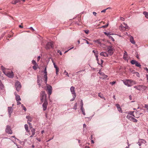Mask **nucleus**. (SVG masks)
I'll list each match as a JSON object with an SVG mask.
<instances>
[{
  "instance_id": "nucleus-25",
  "label": "nucleus",
  "mask_w": 148,
  "mask_h": 148,
  "mask_svg": "<svg viewBox=\"0 0 148 148\" xmlns=\"http://www.w3.org/2000/svg\"><path fill=\"white\" fill-rule=\"evenodd\" d=\"M145 141L143 139H139L138 141V143H140L142 144V143H145Z\"/></svg>"
},
{
  "instance_id": "nucleus-15",
  "label": "nucleus",
  "mask_w": 148,
  "mask_h": 148,
  "mask_svg": "<svg viewBox=\"0 0 148 148\" xmlns=\"http://www.w3.org/2000/svg\"><path fill=\"white\" fill-rule=\"evenodd\" d=\"M116 106L119 112L120 113H122L123 111L120 105L118 104H116Z\"/></svg>"
},
{
  "instance_id": "nucleus-33",
  "label": "nucleus",
  "mask_w": 148,
  "mask_h": 148,
  "mask_svg": "<svg viewBox=\"0 0 148 148\" xmlns=\"http://www.w3.org/2000/svg\"><path fill=\"white\" fill-rule=\"evenodd\" d=\"M107 49H108V50H109V49H110L111 50H113V48L111 46H107Z\"/></svg>"
},
{
  "instance_id": "nucleus-39",
  "label": "nucleus",
  "mask_w": 148,
  "mask_h": 148,
  "mask_svg": "<svg viewBox=\"0 0 148 148\" xmlns=\"http://www.w3.org/2000/svg\"><path fill=\"white\" fill-rule=\"evenodd\" d=\"M38 66V65L37 66V65H35L33 66L32 67L35 70H36L37 69V66Z\"/></svg>"
},
{
  "instance_id": "nucleus-51",
  "label": "nucleus",
  "mask_w": 148,
  "mask_h": 148,
  "mask_svg": "<svg viewBox=\"0 0 148 148\" xmlns=\"http://www.w3.org/2000/svg\"><path fill=\"white\" fill-rule=\"evenodd\" d=\"M84 32L85 33L87 34H88L89 32V31L88 30H84Z\"/></svg>"
},
{
  "instance_id": "nucleus-31",
  "label": "nucleus",
  "mask_w": 148,
  "mask_h": 148,
  "mask_svg": "<svg viewBox=\"0 0 148 148\" xmlns=\"http://www.w3.org/2000/svg\"><path fill=\"white\" fill-rule=\"evenodd\" d=\"M81 110L82 111V112L83 114L84 115H85L86 114H85V110H84V108H81Z\"/></svg>"
},
{
  "instance_id": "nucleus-22",
  "label": "nucleus",
  "mask_w": 148,
  "mask_h": 148,
  "mask_svg": "<svg viewBox=\"0 0 148 148\" xmlns=\"http://www.w3.org/2000/svg\"><path fill=\"white\" fill-rule=\"evenodd\" d=\"M16 99L17 101L21 100L20 96L18 95H16Z\"/></svg>"
},
{
  "instance_id": "nucleus-32",
  "label": "nucleus",
  "mask_w": 148,
  "mask_h": 148,
  "mask_svg": "<svg viewBox=\"0 0 148 148\" xmlns=\"http://www.w3.org/2000/svg\"><path fill=\"white\" fill-rule=\"evenodd\" d=\"M4 88L3 85L1 83V80H0V88L3 89Z\"/></svg>"
},
{
  "instance_id": "nucleus-21",
  "label": "nucleus",
  "mask_w": 148,
  "mask_h": 148,
  "mask_svg": "<svg viewBox=\"0 0 148 148\" xmlns=\"http://www.w3.org/2000/svg\"><path fill=\"white\" fill-rule=\"evenodd\" d=\"M31 128H32L31 130L32 134L33 135H34L35 134V130L34 128H32V127H30V129Z\"/></svg>"
},
{
  "instance_id": "nucleus-14",
  "label": "nucleus",
  "mask_w": 148,
  "mask_h": 148,
  "mask_svg": "<svg viewBox=\"0 0 148 148\" xmlns=\"http://www.w3.org/2000/svg\"><path fill=\"white\" fill-rule=\"evenodd\" d=\"M75 87L73 86H72L70 88V91L72 95H76V93L75 92Z\"/></svg>"
},
{
  "instance_id": "nucleus-27",
  "label": "nucleus",
  "mask_w": 148,
  "mask_h": 148,
  "mask_svg": "<svg viewBox=\"0 0 148 148\" xmlns=\"http://www.w3.org/2000/svg\"><path fill=\"white\" fill-rule=\"evenodd\" d=\"M26 118L28 119L27 121H29L31 122L32 120V118L31 117L29 116H26Z\"/></svg>"
},
{
  "instance_id": "nucleus-63",
  "label": "nucleus",
  "mask_w": 148,
  "mask_h": 148,
  "mask_svg": "<svg viewBox=\"0 0 148 148\" xmlns=\"http://www.w3.org/2000/svg\"><path fill=\"white\" fill-rule=\"evenodd\" d=\"M29 28L30 29H32V30L33 31H34V30H35L32 27H29Z\"/></svg>"
},
{
  "instance_id": "nucleus-38",
  "label": "nucleus",
  "mask_w": 148,
  "mask_h": 148,
  "mask_svg": "<svg viewBox=\"0 0 148 148\" xmlns=\"http://www.w3.org/2000/svg\"><path fill=\"white\" fill-rule=\"evenodd\" d=\"M144 107L146 109L148 112V104H145Z\"/></svg>"
},
{
  "instance_id": "nucleus-64",
  "label": "nucleus",
  "mask_w": 148,
  "mask_h": 148,
  "mask_svg": "<svg viewBox=\"0 0 148 148\" xmlns=\"http://www.w3.org/2000/svg\"><path fill=\"white\" fill-rule=\"evenodd\" d=\"M147 79V82H148V75H146Z\"/></svg>"
},
{
  "instance_id": "nucleus-13",
  "label": "nucleus",
  "mask_w": 148,
  "mask_h": 148,
  "mask_svg": "<svg viewBox=\"0 0 148 148\" xmlns=\"http://www.w3.org/2000/svg\"><path fill=\"white\" fill-rule=\"evenodd\" d=\"M52 62H53V65H54V68L56 69V75H58V73L59 72V69L58 67L56 65V64L55 62H53V60H52Z\"/></svg>"
},
{
  "instance_id": "nucleus-18",
  "label": "nucleus",
  "mask_w": 148,
  "mask_h": 148,
  "mask_svg": "<svg viewBox=\"0 0 148 148\" xmlns=\"http://www.w3.org/2000/svg\"><path fill=\"white\" fill-rule=\"evenodd\" d=\"M130 42L133 44H135V42L134 40V38L133 36H131L130 38Z\"/></svg>"
},
{
  "instance_id": "nucleus-45",
  "label": "nucleus",
  "mask_w": 148,
  "mask_h": 148,
  "mask_svg": "<svg viewBox=\"0 0 148 148\" xmlns=\"http://www.w3.org/2000/svg\"><path fill=\"white\" fill-rule=\"evenodd\" d=\"M92 52L94 53L95 55V54H96L97 53V54H98V51L95 50H93Z\"/></svg>"
},
{
  "instance_id": "nucleus-8",
  "label": "nucleus",
  "mask_w": 148,
  "mask_h": 148,
  "mask_svg": "<svg viewBox=\"0 0 148 148\" xmlns=\"http://www.w3.org/2000/svg\"><path fill=\"white\" fill-rule=\"evenodd\" d=\"M130 62L132 64H135L136 66L139 67V68L141 67V65L140 63L136 60H132Z\"/></svg>"
},
{
  "instance_id": "nucleus-58",
  "label": "nucleus",
  "mask_w": 148,
  "mask_h": 148,
  "mask_svg": "<svg viewBox=\"0 0 148 148\" xmlns=\"http://www.w3.org/2000/svg\"><path fill=\"white\" fill-rule=\"evenodd\" d=\"M144 70L147 71V72L148 73V69H147V67H145L144 68Z\"/></svg>"
},
{
  "instance_id": "nucleus-49",
  "label": "nucleus",
  "mask_w": 148,
  "mask_h": 148,
  "mask_svg": "<svg viewBox=\"0 0 148 148\" xmlns=\"http://www.w3.org/2000/svg\"><path fill=\"white\" fill-rule=\"evenodd\" d=\"M95 42H97L98 44H100V45H101V43L100 42V41L99 40H97L95 41Z\"/></svg>"
},
{
  "instance_id": "nucleus-47",
  "label": "nucleus",
  "mask_w": 148,
  "mask_h": 148,
  "mask_svg": "<svg viewBox=\"0 0 148 148\" xmlns=\"http://www.w3.org/2000/svg\"><path fill=\"white\" fill-rule=\"evenodd\" d=\"M108 24H106V25L103 26L101 27H103V28H106V27H107L108 26Z\"/></svg>"
},
{
  "instance_id": "nucleus-9",
  "label": "nucleus",
  "mask_w": 148,
  "mask_h": 148,
  "mask_svg": "<svg viewBox=\"0 0 148 148\" xmlns=\"http://www.w3.org/2000/svg\"><path fill=\"white\" fill-rule=\"evenodd\" d=\"M5 131L7 133L9 134H12V132L10 126L8 125L6 126Z\"/></svg>"
},
{
  "instance_id": "nucleus-48",
  "label": "nucleus",
  "mask_w": 148,
  "mask_h": 148,
  "mask_svg": "<svg viewBox=\"0 0 148 148\" xmlns=\"http://www.w3.org/2000/svg\"><path fill=\"white\" fill-rule=\"evenodd\" d=\"M84 40L85 41L86 43H87V44H90V45H92V44L90 43H89L87 40H86L85 39H84Z\"/></svg>"
},
{
  "instance_id": "nucleus-55",
  "label": "nucleus",
  "mask_w": 148,
  "mask_h": 148,
  "mask_svg": "<svg viewBox=\"0 0 148 148\" xmlns=\"http://www.w3.org/2000/svg\"><path fill=\"white\" fill-rule=\"evenodd\" d=\"M18 2V1H17L16 0V1H14V2L13 3H12V4H16Z\"/></svg>"
},
{
  "instance_id": "nucleus-42",
  "label": "nucleus",
  "mask_w": 148,
  "mask_h": 148,
  "mask_svg": "<svg viewBox=\"0 0 148 148\" xmlns=\"http://www.w3.org/2000/svg\"><path fill=\"white\" fill-rule=\"evenodd\" d=\"M131 121H132L134 122H137L138 121L137 120V119H135L134 117L133 118V120H132Z\"/></svg>"
},
{
  "instance_id": "nucleus-36",
  "label": "nucleus",
  "mask_w": 148,
  "mask_h": 148,
  "mask_svg": "<svg viewBox=\"0 0 148 148\" xmlns=\"http://www.w3.org/2000/svg\"><path fill=\"white\" fill-rule=\"evenodd\" d=\"M98 96L101 98H103V96L102 94H101V93H99Z\"/></svg>"
},
{
  "instance_id": "nucleus-44",
  "label": "nucleus",
  "mask_w": 148,
  "mask_h": 148,
  "mask_svg": "<svg viewBox=\"0 0 148 148\" xmlns=\"http://www.w3.org/2000/svg\"><path fill=\"white\" fill-rule=\"evenodd\" d=\"M64 73H65V75L68 76V77H69V75L68 74V73L66 71V70H65L64 71Z\"/></svg>"
},
{
  "instance_id": "nucleus-24",
  "label": "nucleus",
  "mask_w": 148,
  "mask_h": 148,
  "mask_svg": "<svg viewBox=\"0 0 148 148\" xmlns=\"http://www.w3.org/2000/svg\"><path fill=\"white\" fill-rule=\"evenodd\" d=\"M108 54H109L110 55V56H111L112 55L113 53V50H110V49H109V50H108Z\"/></svg>"
},
{
  "instance_id": "nucleus-4",
  "label": "nucleus",
  "mask_w": 148,
  "mask_h": 148,
  "mask_svg": "<svg viewBox=\"0 0 148 148\" xmlns=\"http://www.w3.org/2000/svg\"><path fill=\"white\" fill-rule=\"evenodd\" d=\"M46 84L47 89V90L48 91V94L49 95V97H50V96L51 95L52 92V86L47 84V83H45Z\"/></svg>"
},
{
  "instance_id": "nucleus-23",
  "label": "nucleus",
  "mask_w": 148,
  "mask_h": 148,
  "mask_svg": "<svg viewBox=\"0 0 148 148\" xmlns=\"http://www.w3.org/2000/svg\"><path fill=\"white\" fill-rule=\"evenodd\" d=\"M126 118L130 121H132L133 120V117L129 115H127L126 116Z\"/></svg>"
},
{
  "instance_id": "nucleus-6",
  "label": "nucleus",
  "mask_w": 148,
  "mask_h": 148,
  "mask_svg": "<svg viewBox=\"0 0 148 148\" xmlns=\"http://www.w3.org/2000/svg\"><path fill=\"white\" fill-rule=\"evenodd\" d=\"M43 73H44V78L45 79V83H46L47 81V67H46Z\"/></svg>"
},
{
  "instance_id": "nucleus-46",
  "label": "nucleus",
  "mask_w": 148,
  "mask_h": 148,
  "mask_svg": "<svg viewBox=\"0 0 148 148\" xmlns=\"http://www.w3.org/2000/svg\"><path fill=\"white\" fill-rule=\"evenodd\" d=\"M83 102L82 100L81 101V108H83Z\"/></svg>"
},
{
  "instance_id": "nucleus-20",
  "label": "nucleus",
  "mask_w": 148,
  "mask_h": 148,
  "mask_svg": "<svg viewBox=\"0 0 148 148\" xmlns=\"http://www.w3.org/2000/svg\"><path fill=\"white\" fill-rule=\"evenodd\" d=\"M42 82V79H40V78L39 77H37V83L38 84L39 86V87H40L41 85V83Z\"/></svg>"
},
{
  "instance_id": "nucleus-57",
  "label": "nucleus",
  "mask_w": 148,
  "mask_h": 148,
  "mask_svg": "<svg viewBox=\"0 0 148 148\" xmlns=\"http://www.w3.org/2000/svg\"><path fill=\"white\" fill-rule=\"evenodd\" d=\"M106 9H104L102 10L101 12H106Z\"/></svg>"
},
{
  "instance_id": "nucleus-53",
  "label": "nucleus",
  "mask_w": 148,
  "mask_h": 148,
  "mask_svg": "<svg viewBox=\"0 0 148 148\" xmlns=\"http://www.w3.org/2000/svg\"><path fill=\"white\" fill-rule=\"evenodd\" d=\"M115 83H116L115 82L113 81V82H110V84H111L112 85H113Z\"/></svg>"
},
{
  "instance_id": "nucleus-34",
  "label": "nucleus",
  "mask_w": 148,
  "mask_h": 148,
  "mask_svg": "<svg viewBox=\"0 0 148 148\" xmlns=\"http://www.w3.org/2000/svg\"><path fill=\"white\" fill-rule=\"evenodd\" d=\"M72 96L73 97V98L70 100V101H73L74 100V99H75V98H76V95H72Z\"/></svg>"
},
{
  "instance_id": "nucleus-43",
  "label": "nucleus",
  "mask_w": 148,
  "mask_h": 148,
  "mask_svg": "<svg viewBox=\"0 0 148 148\" xmlns=\"http://www.w3.org/2000/svg\"><path fill=\"white\" fill-rule=\"evenodd\" d=\"M123 24L124 25V26L126 27V28H127V29H129V27L127 26V25L125 23H123Z\"/></svg>"
},
{
  "instance_id": "nucleus-61",
  "label": "nucleus",
  "mask_w": 148,
  "mask_h": 148,
  "mask_svg": "<svg viewBox=\"0 0 148 148\" xmlns=\"http://www.w3.org/2000/svg\"><path fill=\"white\" fill-rule=\"evenodd\" d=\"M21 104V103L20 102L18 101H17V105H19L20 104Z\"/></svg>"
},
{
  "instance_id": "nucleus-40",
  "label": "nucleus",
  "mask_w": 148,
  "mask_h": 148,
  "mask_svg": "<svg viewBox=\"0 0 148 148\" xmlns=\"http://www.w3.org/2000/svg\"><path fill=\"white\" fill-rule=\"evenodd\" d=\"M21 106L23 108V109L25 112L26 111V109L25 107L24 106L23 104L21 105Z\"/></svg>"
},
{
  "instance_id": "nucleus-60",
  "label": "nucleus",
  "mask_w": 148,
  "mask_h": 148,
  "mask_svg": "<svg viewBox=\"0 0 148 148\" xmlns=\"http://www.w3.org/2000/svg\"><path fill=\"white\" fill-rule=\"evenodd\" d=\"M92 13H93V14L95 16H96V15H97V13L96 12H92Z\"/></svg>"
},
{
  "instance_id": "nucleus-12",
  "label": "nucleus",
  "mask_w": 148,
  "mask_h": 148,
  "mask_svg": "<svg viewBox=\"0 0 148 148\" xmlns=\"http://www.w3.org/2000/svg\"><path fill=\"white\" fill-rule=\"evenodd\" d=\"M13 108L12 107H8V111L9 114V117H10L11 114L13 112Z\"/></svg>"
},
{
  "instance_id": "nucleus-16",
  "label": "nucleus",
  "mask_w": 148,
  "mask_h": 148,
  "mask_svg": "<svg viewBox=\"0 0 148 148\" xmlns=\"http://www.w3.org/2000/svg\"><path fill=\"white\" fill-rule=\"evenodd\" d=\"M100 55L101 56L106 57L108 56L109 54L106 52H102L100 53Z\"/></svg>"
},
{
  "instance_id": "nucleus-29",
  "label": "nucleus",
  "mask_w": 148,
  "mask_h": 148,
  "mask_svg": "<svg viewBox=\"0 0 148 148\" xmlns=\"http://www.w3.org/2000/svg\"><path fill=\"white\" fill-rule=\"evenodd\" d=\"M24 126L25 130H26V131L28 132L29 130L28 129V125L27 124H26Z\"/></svg>"
},
{
  "instance_id": "nucleus-5",
  "label": "nucleus",
  "mask_w": 148,
  "mask_h": 148,
  "mask_svg": "<svg viewBox=\"0 0 148 148\" xmlns=\"http://www.w3.org/2000/svg\"><path fill=\"white\" fill-rule=\"evenodd\" d=\"M15 86L16 90L18 91L21 89V86L20 82L17 81L15 82Z\"/></svg>"
},
{
  "instance_id": "nucleus-26",
  "label": "nucleus",
  "mask_w": 148,
  "mask_h": 148,
  "mask_svg": "<svg viewBox=\"0 0 148 148\" xmlns=\"http://www.w3.org/2000/svg\"><path fill=\"white\" fill-rule=\"evenodd\" d=\"M143 14L145 15V17L147 19H148V12L146 11H144L143 12Z\"/></svg>"
},
{
  "instance_id": "nucleus-3",
  "label": "nucleus",
  "mask_w": 148,
  "mask_h": 148,
  "mask_svg": "<svg viewBox=\"0 0 148 148\" xmlns=\"http://www.w3.org/2000/svg\"><path fill=\"white\" fill-rule=\"evenodd\" d=\"M134 88H135L137 90L139 91H144L147 88V87L143 85H139L134 87Z\"/></svg>"
},
{
  "instance_id": "nucleus-41",
  "label": "nucleus",
  "mask_w": 148,
  "mask_h": 148,
  "mask_svg": "<svg viewBox=\"0 0 148 148\" xmlns=\"http://www.w3.org/2000/svg\"><path fill=\"white\" fill-rule=\"evenodd\" d=\"M32 63L33 64H34L35 65H37V66L38 65L37 64L36 62L34 60H32Z\"/></svg>"
},
{
  "instance_id": "nucleus-52",
  "label": "nucleus",
  "mask_w": 148,
  "mask_h": 148,
  "mask_svg": "<svg viewBox=\"0 0 148 148\" xmlns=\"http://www.w3.org/2000/svg\"><path fill=\"white\" fill-rule=\"evenodd\" d=\"M109 38L113 41H114V39L112 36H110V37Z\"/></svg>"
},
{
  "instance_id": "nucleus-7",
  "label": "nucleus",
  "mask_w": 148,
  "mask_h": 148,
  "mask_svg": "<svg viewBox=\"0 0 148 148\" xmlns=\"http://www.w3.org/2000/svg\"><path fill=\"white\" fill-rule=\"evenodd\" d=\"M53 43L52 42H48L47 44L45 47L47 49H49L51 48H53Z\"/></svg>"
},
{
  "instance_id": "nucleus-11",
  "label": "nucleus",
  "mask_w": 148,
  "mask_h": 148,
  "mask_svg": "<svg viewBox=\"0 0 148 148\" xmlns=\"http://www.w3.org/2000/svg\"><path fill=\"white\" fill-rule=\"evenodd\" d=\"M46 95L45 94V92L44 91H42L40 93V100L42 101H43L44 96L46 97Z\"/></svg>"
},
{
  "instance_id": "nucleus-54",
  "label": "nucleus",
  "mask_w": 148,
  "mask_h": 148,
  "mask_svg": "<svg viewBox=\"0 0 148 148\" xmlns=\"http://www.w3.org/2000/svg\"><path fill=\"white\" fill-rule=\"evenodd\" d=\"M103 79H105V78H106L108 76L107 75H105V74H104V75H103Z\"/></svg>"
},
{
  "instance_id": "nucleus-2",
  "label": "nucleus",
  "mask_w": 148,
  "mask_h": 148,
  "mask_svg": "<svg viewBox=\"0 0 148 148\" xmlns=\"http://www.w3.org/2000/svg\"><path fill=\"white\" fill-rule=\"evenodd\" d=\"M1 69L3 70V73L6 76L9 78H12L14 76L13 73L12 71H6L4 70V68L3 66H1Z\"/></svg>"
},
{
  "instance_id": "nucleus-19",
  "label": "nucleus",
  "mask_w": 148,
  "mask_h": 148,
  "mask_svg": "<svg viewBox=\"0 0 148 148\" xmlns=\"http://www.w3.org/2000/svg\"><path fill=\"white\" fill-rule=\"evenodd\" d=\"M104 34L107 36L109 37L110 36H111L110 35H112L114 34H113L111 32H104Z\"/></svg>"
},
{
  "instance_id": "nucleus-10",
  "label": "nucleus",
  "mask_w": 148,
  "mask_h": 148,
  "mask_svg": "<svg viewBox=\"0 0 148 148\" xmlns=\"http://www.w3.org/2000/svg\"><path fill=\"white\" fill-rule=\"evenodd\" d=\"M47 101L46 99H45L44 101V103L42 104V107H43V110H45L47 108Z\"/></svg>"
},
{
  "instance_id": "nucleus-37",
  "label": "nucleus",
  "mask_w": 148,
  "mask_h": 148,
  "mask_svg": "<svg viewBox=\"0 0 148 148\" xmlns=\"http://www.w3.org/2000/svg\"><path fill=\"white\" fill-rule=\"evenodd\" d=\"M77 108V103H75L74 106H73V109L75 110H76Z\"/></svg>"
},
{
  "instance_id": "nucleus-30",
  "label": "nucleus",
  "mask_w": 148,
  "mask_h": 148,
  "mask_svg": "<svg viewBox=\"0 0 148 148\" xmlns=\"http://www.w3.org/2000/svg\"><path fill=\"white\" fill-rule=\"evenodd\" d=\"M134 111H129V112H125L126 113L128 114V115H133V114L134 113Z\"/></svg>"
},
{
  "instance_id": "nucleus-35",
  "label": "nucleus",
  "mask_w": 148,
  "mask_h": 148,
  "mask_svg": "<svg viewBox=\"0 0 148 148\" xmlns=\"http://www.w3.org/2000/svg\"><path fill=\"white\" fill-rule=\"evenodd\" d=\"M98 73L100 75H102V76H103V75H104V73H103V72H101V70H100L99 72H98Z\"/></svg>"
},
{
  "instance_id": "nucleus-62",
  "label": "nucleus",
  "mask_w": 148,
  "mask_h": 148,
  "mask_svg": "<svg viewBox=\"0 0 148 148\" xmlns=\"http://www.w3.org/2000/svg\"><path fill=\"white\" fill-rule=\"evenodd\" d=\"M120 19L121 21H124V18L123 17H121Z\"/></svg>"
},
{
  "instance_id": "nucleus-1",
  "label": "nucleus",
  "mask_w": 148,
  "mask_h": 148,
  "mask_svg": "<svg viewBox=\"0 0 148 148\" xmlns=\"http://www.w3.org/2000/svg\"><path fill=\"white\" fill-rule=\"evenodd\" d=\"M123 83L124 84L128 87H130L134 84H136L135 81L132 80L130 79H127L123 81Z\"/></svg>"
},
{
  "instance_id": "nucleus-28",
  "label": "nucleus",
  "mask_w": 148,
  "mask_h": 148,
  "mask_svg": "<svg viewBox=\"0 0 148 148\" xmlns=\"http://www.w3.org/2000/svg\"><path fill=\"white\" fill-rule=\"evenodd\" d=\"M136 116L135 117L136 118H138L139 117L140 115L142 114L141 113H139L138 111H137L136 112Z\"/></svg>"
},
{
  "instance_id": "nucleus-50",
  "label": "nucleus",
  "mask_w": 148,
  "mask_h": 148,
  "mask_svg": "<svg viewBox=\"0 0 148 148\" xmlns=\"http://www.w3.org/2000/svg\"><path fill=\"white\" fill-rule=\"evenodd\" d=\"M135 74H136V75L139 77H140V75H139V74L138 73V72H135Z\"/></svg>"
},
{
  "instance_id": "nucleus-59",
  "label": "nucleus",
  "mask_w": 148,
  "mask_h": 148,
  "mask_svg": "<svg viewBox=\"0 0 148 148\" xmlns=\"http://www.w3.org/2000/svg\"><path fill=\"white\" fill-rule=\"evenodd\" d=\"M73 47H72V48H71L70 49H69L68 50H67V51H66L64 52V53H67V52H68L69 50H70L71 49H73Z\"/></svg>"
},
{
  "instance_id": "nucleus-17",
  "label": "nucleus",
  "mask_w": 148,
  "mask_h": 148,
  "mask_svg": "<svg viewBox=\"0 0 148 148\" xmlns=\"http://www.w3.org/2000/svg\"><path fill=\"white\" fill-rule=\"evenodd\" d=\"M119 29H120L122 31H124L125 30L127 29V28H126V27L123 25L122 24H121L120 26Z\"/></svg>"
},
{
  "instance_id": "nucleus-56",
  "label": "nucleus",
  "mask_w": 148,
  "mask_h": 148,
  "mask_svg": "<svg viewBox=\"0 0 148 148\" xmlns=\"http://www.w3.org/2000/svg\"><path fill=\"white\" fill-rule=\"evenodd\" d=\"M57 52H58V53H60V55H62V53L60 51V50H58V51H57Z\"/></svg>"
}]
</instances>
